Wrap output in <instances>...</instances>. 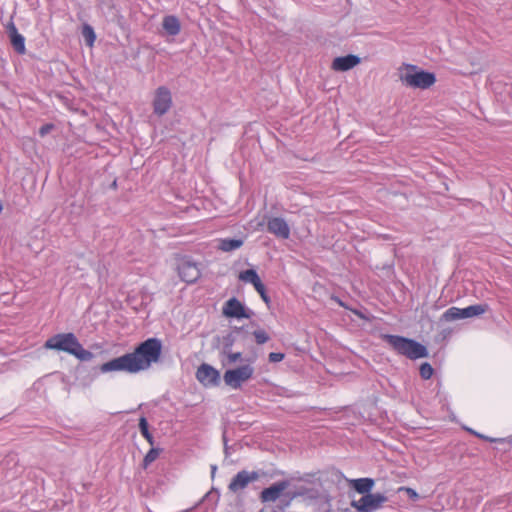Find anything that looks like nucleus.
Segmentation results:
<instances>
[{
  "label": "nucleus",
  "mask_w": 512,
  "mask_h": 512,
  "mask_svg": "<svg viewBox=\"0 0 512 512\" xmlns=\"http://www.w3.org/2000/svg\"><path fill=\"white\" fill-rule=\"evenodd\" d=\"M52 128L51 125H46V126H43L41 129H40V134L41 135H45L50 129Z\"/></svg>",
  "instance_id": "473e14b6"
},
{
  "label": "nucleus",
  "mask_w": 512,
  "mask_h": 512,
  "mask_svg": "<svg viewBox=\"0 0 512 512\" xmlns=\"http://www.w3.org/2000/svg\"><path fill=\"white\" fill-rule=\"evenodd\" d=\"M401 80L409 87L427 89L436 82L434 73L418 70L414 65H407Z\"/></svg>",
  "instance_id": "20e7f679"
},
{
  "label": "nucleus",
  "mask_w": 512,
  "mask_h": 512,
  "mask_svg": "<svg viewBox=\"0 0 512 512\" xmlns=\"http://www.w3.org/2000/svg\"><path fill=\"white\" fill-rule=\"evenodd\" d=\"M419 372H420V376L424 380H428L433 376L434 369L429 363L425 362V363L421 364Z\"/></svg>",
  "instance_id": "b1692460"
},
{
  "label": "nucleus",
  "mask_w": 512,
  "mask_h": 512,
  "mask_svg": "<svg viewBox=\"0 0 512 512\" xmlns=\"http://www.w3.org/2000/svg\"><path fill=\"white\" fill-rule=\"evenodd\" d=\"M253 336L257 344L261 345L269 340L268 334L263 329H258L253 332Z\"/></svg>",
  "instance_id": "393cba45"
},
{
  "label": "nucleus",
  "mask_w": 512,
  "mask_h": 512,
  "mask_svg": "<svg viewBox=\"0 0 512 512\" xmlns=\"http://www.w3.org/2000/svg\"><path fill=\"white\" fill-rule=\"evenodd\" d=\"M259 478L260 474L256 471L248 472L246 470H242L232 478L228 485V489L229 491L236 493L245 489L251 482L257 481Z\"/></svg>",
  "instance_id": "9d476101"
},
{
  "label": "nucleus",
  "mask_w": 512,
  "mask_h": 512,
  "mask_svg": "<svg viewBox=\"0 0 512 512\" xmlns=\"http://www.w3.org/2000/svg\"><path fill=\"white\" fill-rule=\"evenodd\" d=\"M162 355V343L158 338H148L132 352L113 358L100 366L101 373L125 372L138 374L158 363Z\"/></svg>",
  "instance_id": "f257e3e1"
},
{
  "label": "nucleus",
  "mask_w": 512,
  "mask_h": 512,
  "mask_svg": "<svg viewBox=\"0 0 512 512\" xmlns=\"http://www.w3.org/2000/svg\"><path fill=\"white\" fill-rule=\"evenodd\" d=\"M349 484L358 493L368 494L374 486V480L371 478H359L350 480Z\"/></svg>",
  "instance_id": "f3484780"
},
{
  "label": "nucleus",
  "mask_w": 512,
  "mask_h": 512,
  "mask_svg": "<svg viewBox=\"0 0 512 512\" xmlns=\"http://www.w3.org/2000/svg\"><path fill=\"white\" fill-rule=\"evenodd\" d=\"M178 274L186 283H194L201 276L198 265L188 259H182L180 261L178 264Z\"/></svg>",
  "instance_id": "9b49d317"
},
{
  "label": "nucleus",
  "mask_w": 512,
  "mask_h": 512,
  "mask_svg": "<svg viewBox=\"0 0 512 512\" xmlns=\"http://www.w3.org/2000/svg\"><path fill=\"white\" fill-rule=\"evenodd\" d=\"M242 354L240 352H232L227 355L229 363H235L241 359Z\"/></svg>",
  "instance_id": "c85d7f7f"
},
{
  "label": "nucleus",
  "mask_w": 512,
  "mask_h": 512,
  "mask_svg": "<svg viewBox=\"0 0 512 512\" xmlns=\"http://www.w3.org/2000/svg\"><path fill=\"white\" fill-rule=\"evenodd\" d=\"M360 58L356 55H346L336 57L332 62V69L335 71H348L360 63Z\"/></svg>",
  "instance_id": "2eb2a0df"
},
{
  "label": "nucleus",
  "mask_w": 512,
  "mask_h": 512,
  "mask_svg": "<svg viewBox=\"0 0 512 512\" xmlns=\"http://www.w3.org/2000/svg\"><path fill=\"white\" fill-rule=\"evenodd\" d=\"M289 487V483L287 481H280L274 483L268 488H265L260 493V500L263 503L266 502H274L276 501L281 494Z\"/></svg>",
  "instance_id": "ddd939ff"
},
{
  "label": "nucleus",
  "mask_w": 512,
  "mask_h": 512,
  "mask_svg": "<svg viewBox=\"0 0 512 512\" xmlns=\"http://www.w3.org/2000/svg\"><path fill=\"white\" fill-rule=\"evenodd\" d=\"M239 280L247 283H251L254 288H258L262 283L259 275L254 269H247L244 271H241L238 275Z\"/></svg>",
  "instance_id": "6ab92c4d"
},
{
  "label": "nucleus",
  "mask_w": 512,
  "mask_h": 512,
  "mask_svg": "<svg viewBox=\"0 0 512 512\" xmlns=\"http://www.w3.org/2000/svg\"><path fill=\"white\" fill-rule=\"evenodd\" d=\"M6 30L14 50L18 54H24L26 52L25 38L18 32L15 24L12 21L7 24Z\"/></svg>",
  "instance_id": "4468645a"
},
{
  "label": "nucleus",
  "mask_w": 512,
  "mask_h": 512,
  "mask_svg": "<svg viewBox=\"0 0 512 512\" xmlns=\"http://www.w3.org/2000/svg\"><path fill=\"white\" fill-rule=\"evenodd\" d=\"M464 319L462 315V308L451 307L447 309L441 316V320L446 322H452L455 320Z\"/></svg>",
  "instance_id": "412c9836"
},
{
  "label": "nucleus",
  "mask_w": 512,
  "mask_h": 512,
  "mask_svg": "<svg viewBox=\"0 0 512 512\" xmlns=\"http://www.w3.org/2000/svg\"><path fill=\"white\" fill-rule=\"evenodd\" d=\"M254 371V367L251 364H245L234 369L226 370L223 375V380L228 387L240 389L244 383L252 379Z\"/></svg>",
  "instance_id": "39448f33"
},
{
  "label": "nucleus",
  "mask_w": 512,
  "mask_h": 512,
  "mask_svg": "<svg viewBox=\"0 0 512 512\" xmlns=\"http://www.w3.org/2000/svg\"><path fill=\"white\" fill-rule=\"evenodd\" d=\"M160 449L152 447L143 459V466L147 468L152 462H154L160 455Z\"/></svg>",
  "instance_id": "5701e85b"
},
{
  "label": "nucleus",
  "mask_w": 512,
  "mask_h": 512,
  "mask_svg": "<svg viewBox=\"0 0 512 512\" xmlns=\"http://www.w3.org/2000/svg\"><path fill=\"white\" fill-rule=\"evenodd\" d=\"M399 491H405L407 493V495L411 498V499H417L418 498V493L412 489V488H409V487H401L399 489Z\"/></svg>",
  "instance_id": "cd10ccee"
},
{
  "label": "nucleus",
  "mask_w": 512,
  "mask_h": 512,
  "mask_svg": "<svg viewBox=\"0 0 512 512\" xmlns=\"http://www.w3.org/2000/svg\"><path fill=\"white\" fill-rule=\"evenodd\" d=\"M162 27L169 36H176L181 31L179 19L174 15H167L162 20Z\"/></svg>",
  "instance_id": "dca6fc26"
},
{
  "label": "nucleus",
  "mask_w": 512,
  "mask_h": 512,
  "mask_svg": "<svg viewBox=\"0 0 512 512\" xmlns=\"http://www.w3.org/2000/svg\"><path fill=\"white\" fill-rule=\"evenodd\" d=\"M383 339L398 353L415 360L428 356L427 348L415 340L398 335H383Z\"/></svg>",
  "instance_id": "7ed1b4c3"
},
{
  "label": "nucleus",
  "mask_w": 512,
  "mask_h": 512,
  "mask_svg": "<svg viewBox=\"0 0 512 512\" xmlns=\"http://www.w3.org/2000/svg\"><path fill=\"white\" fill-rule=\"evenodd\" d=\"M488 310V305L486 304H477L471 305L466 308H462V315L465 318H471L474 316H479L484 314Z\"/></svg>",
  "instance_id": "aec40b11"
},
{
  "label": "nucleus",
  "mask_w": 512,
  "mask_h": 512,
  "mask_svg": "<svg viewBox=\"0 0 512 512\" xmlns=\"http://www.w3.org/2000/svg\"><path fill=\"white\" fill-rule=\"evenodd\" d=\"M222 314L226 318L248 319L251 317V312L235 297L230 298L224 303Z\"/></svg>",
  "instance_id": "6e6552de"
},
{
  "label": "nucleus",
  "mask_w": 512,
  "mask_h": 512,
  "mask_svg": "<svg viewBox=\"0 0 512 512\" xmlns=\"http://www.w3.org/2000/svg\"><path fill=\"white\" fill-rule=\"evenodd\" d=\"M255 290L259 293V295H260V297L262 298V300H263L266 304H269V302H270V298H269V296H268V295H267V293H266V289H265L264 284H261V285H260L258 288H256Z\"/></svg>",
  "instance_id": "a878e982"
},
{
  "label": "nucleus",
  "mask_w": 512,
  "mask_h": 512,
  "mask_svg": "<svg viewBox=\"0 0 512 512\" xmlns=\"http://www.w3.org/2000/svg\"><path fill=\"white\" fill-rule=\"evenodd\" d=\"M474 434H475L477 437H479V438H481V439H484V440H486V441H489V442H491V443H493V442H496V441H497L495 438H491V437H488V436H484V435L479 434V433H476V432H474Z\"/></svg>",
  "instance_id": "2f4dec72"
},
{
  "label": "nucleus",
  "mask_w": 512,
  "mask_h": 512,
  "mask_svg": "<svg viewBox=\"0 0 512 512\" xmlns=\"http://www.w3.org/2000/svg\"><path fill=\"white\" fill-rule=\"evenodd\" d=\"M111 188L113 189H116L117 188V184H116V180H114L111 184Z\"/></svg>",
  "instance_id": "72a5a7b5"
},
{
  "label": "nucleus",
  "mask_w": 512,
  "mask_h": 512,
  "mask_svg": "<svg viewBox=\"0 0 512 512\" xmlns=\"http://www.w3.org/2000/svg\"><path fill=\"white\" fill-rule=\"evenodd\" d=\"M82 35L86 41V44L88 46H92L96 39V35L93 28L90 25L85 24L82 29Z\"/></svg>",
  "instance_id": "4be33fe9"
},
{
  "label": "nucleus",
  "mask_w": 512,
  "mask_h": 512,
  "mask_svg": "<svg viewBox=\"0 0 512 512\" xmlns=\"http://www.w3.org/2000/svg\"><path fill=\"white\" fill-rule=\"evenodd\" d=\"M268 357L270 362L276 363L281 362L285 358V354L280 352H271Z\"/></svg>",
  "instance_id": "bb28decb"
},
{
  "label": "nucleus",
  "mask_w": 512,
  "mask_h": 512,
  "mask_svg": "<svg viewBox=\"0 0 512 512\" xmlns=\"http://www.w3.org/2000/svg\"><path fill=\"white\" fill-rule=\"evenodd\" d=\"M385 501L386 497L379 493H368L359 500L353 501L351 505L359 512H373L380 508Z\"/></svg>",
  "instance_id": "0eeeda50"
},
{
  "label": "nucleus",
  "mask_w": 512,
  "mask_h": 512,
  "mask_svg": "<svg viewBox=\"0 0 512 512\" xmlns=\"http://www.w3.org/2000/svg\"><path fill=\"white\" fill-rule=\"evenodd\" d=\"M337 302L339 303V305L344 307V303L341 300H337Z\"/></svg>",
  "instance_id": "c9c22d12"
},
{
  "label": "nucleus",
  "mask_w": 512,
  "mask_h": 512,
  "mask_svg": "<svg viewBox=\"0 0 512 512\" xmlns=\"http://www.w3.org/2000/svg\"><path fill=\"white\" fill-rule=\"evenodd\" d=\"M354 313H355L356 315H358L359 317H362V315L360 314V312H358V311L354 310Z\"/></svg>",
  "instance_id": "f704fd0d"
},
{
  "label": "nucleus",
  "mask_w": 512,
  "mask_h": 512,
  "mask_svg": "<svg viewBox=\"0 0 512 512\" xmlns=\"http://www.w3.org/2000/svg\"><path fill=\"white\" fill-rule=\"evenodd\" d=\"M44 348L66 352L82 361H88L93 358V353L84 349L77 337L71 332L53 335L46 340Z\"/></svg>",
  "instance_id": "f03ea898"
},
{
  "label": "nucleus",
  "mask_w": 512,
  "mask_h": 512,
  "mask_svg": "<svg viewBox=\"0 0 512 512\" xmlns=\"http://www.w3.org/2000/svg\"><path fill=\"white\" fill-rule=\"evenodd\" d=\"M142 436L147 440V442L153 446L154 445V438L152 434L149 432V429L146 432L141 433Z\"/></svg>",
  "instance_id": "7c9ffc66"
},
{
  "label": "nucleus",
  "mask_w": 512,
  "mask_h": 512,
  "mask_svg": "<svg viewBox=\"0 0 512 512\" xmlns=\"http://www.w3.org/2000/svg\"><path fill=\"white\" fill-rule=\"evenodd\" d=\"M197 380L204 386H216L220 382V373L209 364H201L196 371Z\"/></svg>",
  "instance_id": "1a4fd4ad"
},
{
  "label": "nucleus",
  "mask_w": 512,
  "mask_h": 512,
  "mask_svg": "<svg viewBox=\"0 0 512 512\" xmlns=\"http://www.w3.org/2000/svg\"><path fill=\"white\" fill-rule=\"evenodd\" d=\"M267 231L279 239L290 237V227L282 217H270L267 220Z\"/></svg>",
  "instance_id": "f8f14e48"
},
{
  "label": "nucleus",
  "mask_w": 512,
  "mask_h": 512,
  "mask_svg": "<svg viewBox=\"0 0 512 512\" xmlns=\"http://www.w3.org/2000/svg\"><path fill=\"white\" fill-rule=\"evenodd\" d=\"M217 248L223 252H231L241 248L244 244L243 239H218Z\"/></svg>",
  "instance_id": "a211bd4d"
},
{
  "label": "nucleus",
  "mask_w": 512,
  "mask_h": 512,
  "mask_svg": "<svg viewBox=\"0 0 512 512\" xmlns=\"http://www.w3.org/2000/svg\"><path fill=\"white\" fill-rule=\"evenodd\" d=\"M139 429L141 433L149 429L147 419L144 416L139 419Z\"/></svg>",
  "instance_id": "c756f323"
},
{
  "label": "nucleus",
  "mask_w": 512,
  "mask_h": 512,
  "mask_svg": "<svg viewBox=\"0 0 512 512\" xmlns=\"http://www.w3.org/2000/svg\"><path fill=\"white\" fill-rule=\"evenodd\" d=\"M172 106V96L170 90L165 86L156 89L153 99V111L158 116L166 114Z\"/></svg>",
  "instance_id": "423d86ee"
}]
</instances>
